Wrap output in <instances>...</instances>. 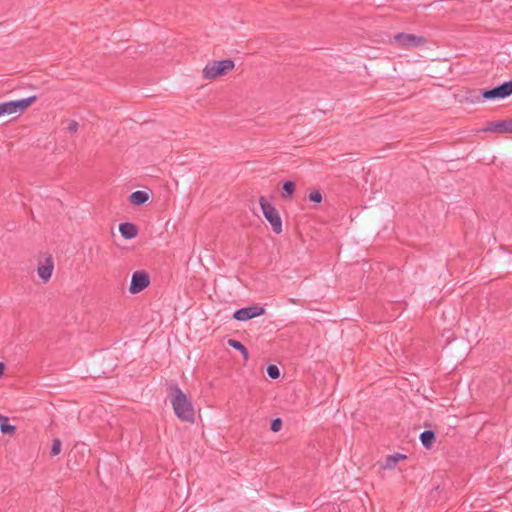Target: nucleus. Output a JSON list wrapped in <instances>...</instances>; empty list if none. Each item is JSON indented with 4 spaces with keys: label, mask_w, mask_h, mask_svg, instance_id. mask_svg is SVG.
<instances>
[{
    "label": "nucleus",
    "mask_w": 512,
    "mask_h": 512,
    "mask_svg": "<svg viewBox=\"0 0 512 512\" xmlns=\"http://www.w3.org/2000/svg\"><path fill=\"white\" fill-rule=\"evenodd\" d=\"M7 421H9L8 417L0 414V424L3 423V422H7Z\"/></svg>",
    "instance_id": "obj_24"
},
{
    "label": "nucleus",
    "mask_w": 512,
    "mask_h": 512,
    "mask_svg": "<svg viewBox=\"0 0 512 512\" xmlns=\"http://www.w3.org/2000/svg\"><path fill=\"white\" fill-rule=\"evenodd\" d=\"M406 457H407L406 455L401 454V453H395L392 455H388L385 459L384 464H382V468L383 469H392L395 467V465L397 464V462L399 460L406 459Z\"/></svg>",
    "instance_id": "obj_14"
},
{
    "label": "nucleus",
    "mask_w": 512,
    "mask_h": 512,
    "mask_svg": "<svg viewBox=\"0 0 512 512\" xmlns=\"http://www.w3.org/2000/svg\"><path fill=\"white\" fill-rule=\"evenodd\" d=\"M37 100V96L33 95L27 98L6 101L0 103V117L3 115H11L25 111L30 105Z\"/></svg>",
    "instance_id": "obj_4"
},
{
    "label": "nucleus",
    "mask_w": 512,
    "mask_h": 512,
    "mask_svg": "<svg viewBox=\"0 0 512 512\" xmlns=\"http://www.w3.org/2000/svg\"><path fill=\"white\" fill-rule=\"evenodd\" d=\"M78 128H79L78 122L75 120H70L66 129L68 132L74 133L78 130Z\"/></svg>",
    "instance_id": "obj_22"
},
{
    "label": "nucleus",
    "mask_w": 512,
    "mask_h": 512,
    "mask_svg": "<svg viewBox=\"0 0 512 512\" xmlns=\"http://www.w3.org/2000/svg\"><path fill=\"white\" fill-rule=\"evenodd\" d=\"M171 390V404L175 415L184 422H194L195 412L192 403L188 400L187 396L179 388L177 384L170 387Z\"/></svg>",
    "instance_id": "obj_1"
},
{
    "label": "nucleus",
    "mask_w": 512,
    "mask_h": 512,
    "mask_svg": "<svg viewBox=\"0 0 512 512\" xmlns=\"http://www.w3.org/2000/svg\"><path fill=\"white\" fill-rule=\"evenodd\" d=\"M5 370V364L3 362H0V378L2 377Z\"/></svg>",
    "instance_id": "obj_23"
},
{
    "label": "nucleus",
    "mask_w": 512,
    "mask_h": 512,
    "mask_svg": "<svg viewBox=\"0 0 512 512\" xmlns=\"http://www.w3.org/2000/svg\"><path fill=\"white\" fill-rule=\"evenodd\" d=\"M483 131L500 134L512 133V119L489 122Z\"/></svg>",
    "instance_id": "obj_9"
},
{
    "label": "nucleus",
    "mask_w": 512,
    "mask_h": 512,
    "mask_svg": "<svg viewBox=\"0 0 512 512\" xmlns=\"http://www.w3.org/2000/svg\"><path fill=\"white\" fill-rule=\"evenodd\" d=\"M264 313V307H261L259 305H252L237 309L233 314V318L237 321H247L257 316H261Z\"/></svg>",
    "instance_id": "obj_8"
},
{
    "label": "nucleus",
    "mask_w": 512,
    "mask_h": 512,
    "mask_svg": "<svg viewBox=\"0 0 512 512\" xmlns=\"http://www.w3.org/2000/svg\"><path fill=\"white\" fill-rule=\"evenodd\" d=\"M512 95V80L506 81L491 89H478L470 92L468 99L471 102L481 100L504 99Z\"/></svg>",
    "instance_id": "obj_2"
},
{
    "label": "nucleus",
    "mask_w": 512,
    "mask_h": 512,
    "mask_svg": "<svg viewBox=\"0 0 512 512\" xmlns=\"http://www.w3.org/2000/svg\"><path fill=\"white\" fill-rule=\"evenodd\" d=\"M259 204L262 213L266 220L270 223L272 230L276 234H280L282 232V220L277 209L272 204H270L264 196L259 198Z\"/></svg>",
    "instance_id": "obj_3"
},
{
    "label": "nucleus",
    "mask_w": 512,
    "mask_h": 512,
    "mask_svg": "<svg viewBox=\"0 0 512 512\" xmlns=\"http://www.w3.org/2000/svg\"><path fill=\"white\" fill-rule=\"evenodd\" d=\"M61 446H62V443H61L60 439L55 438L53 440V442H52V446H51V450H50V455L52 457H54V456H57L58 454H60Z\"/></svg>",
    "instance_id": "obj_17"
},
{
    "label": "nucleus",
    "mask_w": 512,
    "mask_h": 512,
    "mask_svg": "<svg viewBox=\"0 0 512 512\" xmlns=\"http://www.w3.org/2000/svg\"><path fill=\"white\" fill-rule=\"evenodd\" d=\"M283 192L282 197L283 198H289L293 195L295 191V183L293 181H285L282 186Z\"/></svg>",
    "instance_id": "obj_16"
},
{
    "label": "nucleus",
    "mask_w": 512,
    "mask_h": 512,
    "mask_svg": "<svg viewBox=\"0 0 512 512\" xmlns=\"http://www.w3.org/2000/svg\"><path fill=\"white\" fill-rule=\"evenodd\" d=\"M419 438L423 447L430 449L436 440V435L432 430H425L420 434Z\"/></svg>",
    "instance_id": "obj_13"
},
{
    "label": "nucleus",
    "mask_w": 512,
    "mask_h": 512,
    "mask_svg": "<svg viewBox=\"0 0 512 512\" xmlns=\"http://www.w3.org/2000/svg\"><path fill=\"white\" fill-rule=\"evenodd\" d=\"M228 345L232 348H234L235 350L239 351L244 360H248L249 359V352H248V349L238 340H235V339H228L227 341Z\"/></svg>",
    "instance_id": "obj_15"
},
{
    "label": "nucleus",
    "mask_w": 512,
    "mask_h": 512,
    "mask_svg": "<svg viewBox=\"0 0 512 512\" xmlns=\"http://www.w3.org/2000/svg\"><path fill=\"white\" fill-rule=\"evenodd\" d=\"M16 430V427L14 425H11L7 422H3L0 425V431L2 434H13Z\"/></svg>",
    "instance_id": "obj_19"
},
{
    "label": "nucleus",
    "mask_w": 512,
    "mask_h": 512,
    "mask_svg": "<svg viewBox=\"0 0 512 512\" xmlns=\"http://www.w3.org/2000/svg\"><path fill=\"white\" fill-rule=\"evenodd\" d=\"M149 199V194L145 191L137 190L131 193L129 201L136 206L143 205Z\"/></svg>",
    "instance_id": "obj_12"
},
{
    "label": "nucleus",
    "mask_w": 512,
    "mask_h": 512,
    "mask_svg": "<svg viewBox=\"0 0 512 512\" xmlns=\"http://www.w3.org/2000/svg\"><path fill=\"white\" fill-rule=\"evenodd\" d=\"M234 68V62L231 59L221 61H211L206 64L203 69V77L207 80L215 79L218 76L224 75L227 71Z\"/></svg>",
    "instance_id": "obj_5"
},
{
    "label": "nucleus",
    "mask_w": 512,
    "mask_h": 512,
    "mask_svg": "<svg viewBox=\"0 0 512 512\" xmlns=\"http://www.w3.org/2000/svg\"><path fill=\"white\" fill-rule=\"evenodd\" d=\"M308 199L311 201V202H315V203H320L322 201V194L319 190L315 189V190H312L309 195H308Z\"/></svg>",
    "instance_id": "obj_20"
},
{
    "label": "nucleus",
    "mask_w": 512,
    "mask_h": 512,
    "mask_svg": "<svg viewBox=\"0 0 512 512\" xmlns=\"http://www.w3.org/2000/svg\"><path fill=\"white\" fill-rule=\"evenodd\" d=\"M54 269L53 260L49 257L46 259L45 263L40 265L37 269L38 276L42 279L44 283L48 282L52 276V272Z\"/></svg>",
    "instance_id": "obj_11"
},
{
    "label": "nucleus",
    "mask_w": 512,
    "mask_h": 512,
    "mask_svg": "<svg viewBox=\"0 0 512 512\" xmlns=\"http://www.w3.org/2000/svg\"><path fill=\"white\" fill-rule=\"evenodd\" d=\"M282 428V420L280 418H275L272 420L271 422V431L273 432H278L280 431Z\"/></svg>",
    "instance_id": "obj_21"
},
{
    "label": "nucleus",
    "mask_w": 512,
    "mask_h": 512,
    "mask_svg": "<svg viewBox=\"0 0 512 512\" xmlns=\"http://www.w3.org/2000/svg\"><path fill=\"white\" fill-rule=\"evenodd\" d=\"M394 40L399 46L405 48L422 46L426 42L424 37L408 33H398L394 36Z\"/></svg>",
    "instance_id": "obj_7"
},
{
    "label": "nucleus",
    "mask_w": 512,
    "mask_h": 512,
    "mask_svg": "<svg viewBox=\"0 0 512 512\" xmlns=\"http://www.w3.org/2000/svg\"><path fill=\"white\" fill-rule=\"evenodd\" d=\"M150 284V277L145 271H136L132 274L129 292L137 294L147 288Z\"/></svg>",
    "instance_id": "obj_6"
},
{
    "label": "nucleus",
    "mask_w": 512,
    "mask_h": 512,
    "mask_svg": "<svg viewBox=\"0 0 512 512\" xmlns=\"http://www.w3.org/2000/svg\"><path fill=\"white\" fill-rule=\"evenodd\" d=\"M119 232L124 239H134L139 232L136 224L132 222H124L119 225Z\"/></svg>",
    "instance_id": "obj_10"
},
{
    "label": "nucleus",
    "mask_w": 512,
    "mask_h": 512,
    "mask_svg": "<svg viewBox=\"0 0 512 512\" xmlns=\"http://www.w3.org/2000/svg\"><path fill=\"white\" fill-rule=\"evenodd\" d=\"M267 375L272 379H277L280 376V370L276 365H268L266 368Z\"/></svg>",
    "instance_id": "obj_18"
}]
</instances>
